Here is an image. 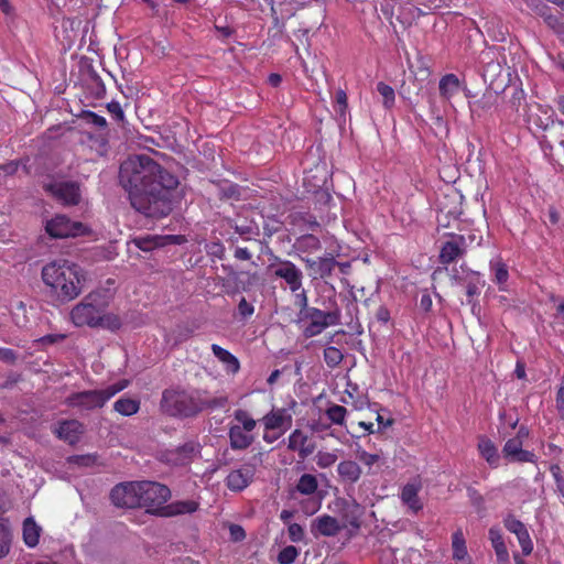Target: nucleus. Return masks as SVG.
Returning <instances> with one entry per match:
<instances>
[{"label": "nucleus", "instance_id": "6e6d98bb", "mask_svg": "<svg viewBox=\"0 0 564 564\" xmlns=\"http://www.w3.org/2000/svg\"><path fill=\"white\" fill-rule=\"evenodd\" d=\"M19 360V354L7 347H0V361L7 365H15Z\"/></svg>", "mask_w": 564, "mask_h": 564}, {"label": "nucleus", "instance_id": "6ab92c4d", "mask_svg": "<svg viewBox=\"0 0 564 564\" xmlns=\"http://www.w3.org/2000/svg\"><path fill=\"white\" fill-rule=\"evenodd\" d=\"M525 116L529 124H533L541 130H546L553 124V110L549 106L540 104L530 105Z\"/></svg>", "mask_w": 564, "mask_h": 564}, {"label": "nucleus", "instance_id": "f704fd0d", "mask_svg": "<svg viewBox=\"0 0 564 564\" xmlns=\"http://www.w3.org/2000/svg\"><path fill=\"white\" fill-rule=\"evenodd\" d=\"M230 228L235 230L240 238L246 241L251 240L253 237L259 236V228L252 220H246L242 224H238L236 220L229 223Z\"/></svg>", "mask_w": 564, "mask_h": 564}, {"label": "nucleus", "instance_id": "473e14b6", "mask_svg": "<svg viewBox=\"0 0 564 564\" xmlns=\"http://www.w3.org/2000/svg\"><path fill=\"white\" fill-rule=\"evenodd\" d=\"M294 248L299 252L313 253L322 249V243L316 236L306 234L296 238Z\"/></svg>", "mask_w": 564, "mask_h": 564}, {"label": "nucleus", "instance_id": "39448f33", "mask_svg": "<svg viewBox=\"0 0 564 564\" xmlns=\"http://www.w3.org/2000/svg\"><path fill=\"white\" fill-rule=\"evenodd\" d=\"M128 384L129 381L123 379L105 389L74 392L65 399V404L69 408H77L87 411L100 409L112 397L124 390Z\"/></svg>", "mask_w": 564, "mask_h": 564}, {"label": "nucleus", "instance_id": "a18cd8bd", "mask_svg": "<svg viewBox=\"0 0 564 564\" xmlns=\"http://www.w3.org/2000/svg\"><path fill=\"white\" fill-rule=\"evenodd\" d=\"M299 550L293 545L283 547L278 555L279 564H292L299 556Z\"/></svg>", "mask_w": 564, "mask_h": 564}, {"label": "nucleus", "instance_id": "5fc2aeb1", "mask_svg": "<svg viewBox=\"0 0 564 564\" xmlns=\"http://www.w3.org/2000/svg\"><path fill=\"white\" fill-rule=\"evenodd\" d=\"M517 539H518V542L520 544L523 555H525V556L530 555L533 551V542H532L529 531L527 530L522 534H519L517 536Z\"/></svg>", "mask_w": 564, "mask_h": 564}, {"label": "nucleus", "instance_id": "4c0bfd02", "mask_svg": "<svg viewBox=\"0 0 564 564\" xmlns=\"http://www.w3.org/2000/svg\"><path fill=\"white\" fill-rule=\"evenodd\" d=\"M12 540L11 531L4 519H0V558L4 557L10 551Z\"/></svg>", "mask_w": 564, "mask_h": 564}, {"label": "nucleus", "instance_id": "1a4fd4ad", "mask_svg": "<svg viewBox=\"0 0 564 564\" xmlns=\"http://www.w3.org/2000/svg\"><path fill=\"white\" fill-rule=\"evenodd\" d=\"M138 484L140 507L147 508L150 513L160 514L162 506L171 497L169 487L155 481H138Z\"/></svg>", "mask_w": 564, "mask_h": 564}, {"label": "nucleus", "instance_id": "bf43d9fd", "mask_svg": "<svg viewBox=\"0 0 564 564\" xmlns=\"http://www.w3.org/2000/svg\"><path fill=\"white\" fill-rule=\"evenodd\" d=\"M546 456H550L554 463L553 464H561V456L563 454L562 447L557 446L554 443H547L546 451L544 452Z\"/></svg>", "mask_w": 564, "mask_h": 564}, {"label": "nucleus", "instance_id": "f257e3e1", "mask_svg": "<svg viewBox=\"0 0 564 564\" xmlns=\"http://www.w3.org/2000/svg\"><path fill=\"white\" fill-rule=\"evenodd\" d=\"M119 182L128 192L131 206L144 216L162 218L172 212L178 178L149 155H134L123 161Z\"/></svg>", "mask_w": 564, "mask_h": 564}, {"label": "nucleus", "instance_id": "a878e982", "mask_svg": "<svg viewBox=\"0 0 564 564\" xmlns=\"http://www.w3.org/2000/svg\"><path fill=\"white\" fill-rule=\"evenodd\" d=\"M452 550L453 560H455L457 564H471V558L466 546V540L460 529L452 534Z\"/></svg>", "mask_w": 564, "mask_h": 564}, {"label": "nucleus", "instance_id": "69168bd1", "mask_svg": "<svg viewBox=\"0 0 564 564\" xmlns=\"http://www.w3.org/2000/svg\"><path fill=\"white\" fill-rule=\"evenodd\" d=\"M498 564H510L509 552L506 544L494 547Z\"/></svg>", "mask_w": 564, "mask_h": 564}, {"label": "nucleus", "instance_id": "4d7b16f0", "mask_svg": "<svg viewBox=\"0 0 564 564\" xmlns=\"http://www.w3.org/2000/svg\"><path fill=\"white\" fill-rule=\"evenodd\" d=\"M288 534L290 540L295 543L303 541L305 536L304 529L299 523H291L288 528Z\"/></svg>", "mask_w": 564, "mask_h": 564}, {"label": "nucleus", "instance_id": "a211bd4d", "mask_svg": "<svg viewBox=\"0 0 564 564\" xmlns=\"http://www.w3.org/2000/svg\"><path fill=\"white\" fill-rule=\"evenodd\" d=\"M53 432L57 438L69 445H75L79 442L84 433V424L75 419L62 420L57 423Z\"/></svg>", "mask_w": 564, "mask_h": 564}, {"label": "nucleus", "instance_id": "72a5a7b5", "mask_svg": "<svg viewBox=\"0 0 564 564\" xmlns=\"http://www.w3.org/2000/svg\"><path fill=\"white\" fill-rule=\"evenodd\" d=\"M41 528L33 518H26L23 522V541L29 547L39 544Z\"/></svg>", "mask_w": 564, "mask_h": 564}, {"label": "nucleus", "instance_id": "09e8293b", "mask_svg": "<svg viewBox=\"0 0 564 564\" xmlns=\"http://www.w3.org/2000/svg\"><path fill=\"white\" fill-rule=\"evenodd\" d=\"M523 446V443L521 441H519L518 438H509L505 445H503V448H502V454L505 456V458L507 459H512L516 454L522 448Z\"/></svg>", "mask_w": 564, "mask_h": 564}, {"label": "nucleus", "instance_id": "aec40b11", "mask_svg": "<svg viewBox=\"0 0 564 564\" xmlns=\"http://www.w3.org/2000/svg\"><path fill=\"white\" fill-rule=\"evenodd\" d=\"M288 449L297 452L300 458L305 459L315 451V445L310 442L308 435L295 429L288 437Z\"/></svg>", "mask_w": 564, "mask_h": 564}, {"label": "nucleus", "instance_id": "3c124183", "mask_svg": "<svg viewBox=\"0 0 564 564\" xmlns=\"http://www.w3.org/2000/svg\"><path fill=\"white\" fill-rule=\"evenodd\" d=\"M337 460V455L330 452H318L316 455V464L321 468H328Z\"/></svg>", "mask_w": 564, "mask_h": 564}, {"label": "nucleus", "instance_id": "ea45409f", "mask_svg": "<svg viewBox=\"0 0 564 564\" xmlns=\"http://www.w3.org/2000/svg\"><path fill=\"white\" fill-rule=\"evenodd\" d=\"M377 91L381 95V97L383 99L382 100L383 107L386 109H391L395 104L394 89L390 85H388L383 82H379L377 84Z\"/></svg>", "mask_w": 564, "mask_h": 564}, {"label": "nucleus", "instance_id": "f03ea898", "mask_svg": "<svg viewBox=\"0 0 564 564\" xmlns=\"http://www.w3.org/2000/svg\"><path fill=\"white\" fill-rule=\"evenodd\" d=\"M225 398H214L206 390L169 388L162 392L160 408L163 413L174 417H194L205 410L221 408Z\"/></svg>", "mask_w": 564, "mask_h": 564}, {"label": "nucleus", "instance_id": "774afa93", "mask_svg": "<svg viewBox=\"0 0 564 564\" xmlns=\"http://www.w3.org/2000/svg\"><path fill=\"white\" fill-rule=\"evenodd\" d=\"M22 380V376L18 372L10 371L6 380L1 383V389H11L13 388L18 382Z\"/></svg>", "mask_w": 564, "mask_h": 564}, {"label": "nucleus", "instance_id": "680f3d73", "mask_svg": "<svg viewBox=\"0 0 564 564\" xmlns=\"http://www.w3.org/2000/svg\"><path fill=\"white\" fill-rule=\"evenodd\" d=\"M511 462L519 463H535L536 456L533 452L521 448L516 456L511 459Z\"/></svg>", "mask_w": 564, "mask_h": 564}, {"label": "nucleus", "instance_id": "864d4df0", "mask_svg": "<svg viewBox=\"0 0 564 564\" xmlns=\"http://www.w3.org/2000/svg\"><path fill=\"white\" fill-rule=\"evenodd\" d=\"M550 473L555 481L556 489L560 495L564 498V479L562 477V468L558 464H551Z\"/></svg>", "mask_w": 564, "mask_h": 564}, {"label": "nucleus", "instance_id": "5701e85b", "mask_svg": "<svg viewBox=\"0 0 564 564\" xmlns=\"http://www.w3.org/2000/svg\"><path fill=\"white\" fill-rule=\"evenodd\" d=\"M340 531V525L336 518L329 514L317 517L312 522V532L314 535L335 536Z\"/></svg>", "mask_w": 564, "mask_h": 564}, {"label": "nucleus", "instance_id": "7c9ffc66", "mask_svg": "<svg viewBox=\"0 0 564 564\" xmlns=\"http://www.w3.org/2000/svg\"><path fill=\"white\" fill-rule=\"evenodd\" d=\"M460 82L455 74H446L440 79V95L445 99H451L459 91Z\"/></svg>", "mask_w": 564, "mask_h": 564}, {"label": "nucleus", "instance_id": "ddd939ff", "mask_svg": "<svg viewBox=\"0 0 564 564\" xmlns=\"http://www.w3.org/2000/svg\"><path fill=\"white\" fill-rule=\"evenodd\" d=\"M45 191L63 205L75 206L80 200V188L76 182H56L44 186Z\"/></svg>", "mask_w": 564, "mask_h": 564}, {"label": "nucleus", "instance_id": "79ce46f5", "mask_svg": "<svg viewBox=\"0 0 564 564\" xmlns=\"http://www.w3.org/2000/svg\"><path fill=\"white\" fill-rule=\"evenodd\" d=\"M134 246L142 251H152L161 246V238L158 236L138 237L132 240Z\"/></svg>", "mask_w": 564, "mask_h": 564}, {"label": "nucleus", "instance_id": "0e129e2a", "mask_svg": "<svg viewBox=\"0 0 564 564\" xmlns=\"http://www.w3.org/2000/svg\"><path fill=\"white\" fill-rule=\"evenodd\" d=\"M19 169L18 161H10L4 164H0V178L2 180L6 176H10L17 173Z\"/></svg>", "mask_w": 564, "mask_h": 564}, {"label": "nucleus", "instance_id": "c85d7f7f", "mask_svg": "<svg viewBox=\"0 0 564 564\" xmlns=\"http://www.w3.org/2000/svg\"><path fill=\"white\" fill-rule=\"evenodd\" d=\"M478 451L482 458L490 465L492 468H497L499 466V454L494 442L485 436L479 438L478 442Z\"/></svg>", "mask_w": 564, "mask_h": 564}, {"label": "nucleus", "instance_id": "bb28decb", "mask_svg": "<svg viewBox=\"0 0 564 564\" xmlns=\"http://www.w3.org/2000/svg\"><path fill=\"white\" fill-rule=\"evenodd\" d=\"M212 351L217 359L224 365L225 370L229 375H237L240 370V361L229 350L217 344L212 345Z\"/></svg>", "mask_w": 564, "mask_h": 564}, {"label": "nucleus", "instance_id": "37998d69", "mask_svg": "<svg viewBox=\"0 0 564 564\" xmlns=\"http://www.w3.org/2000/svg\"><path fill=\"white\" fill-rule=\"evenodd\" d=\"M503 525L509 532L513 533L516 536L522 534L528 530L524 523L512 514H508L503 519Z\"/></svg>", "mask_w": 564, "mask_h": 564}, {"label": "nucleus", "instance_id": "c756f323", "mask_svg": "<svg viewBox=\"0 0 564 564\" xmlns=\"http://www.w3.org/2000/svg\"><path fill=\"white\" fill-rule=\"evenodd\" d=\"M364 513V508L355 499L346 501L343 508V518L352 528L360 527V519Z\"/></svg>", "mask_w": 564, "mask_h": 564}, {"label": "nucleus", "instance_id": "9b49d317", "mask_svg": "<svg viewBox=\"0 0 564 564\" xmlns=\"http://www.w3.org/2000/svg\"><path fill=\"white\" fill-rule=\"evenodd\" d=\"M46 232L52 238L63 239L68 237H78L87 234V227L80 221H72L64 215H56L48 220L45 226Z\"/></svg>", "mask_w": 564, "mask_h": 564}, {"label": "nucleus", "instance_id": "338daca9", "mask_svg": "<svg viewBox=\"0 0 564 564\" xmlns=\"http://www.w3.org/2000/svg\"><path fill=\"white\" fill-rule=\"evenodd\" d=\"M379 455L378 454H371L366 451H361L358 453V459L366 466L371 467L376 463L379 462Z\"/></svg>", "mask_w": 564, "mask_h": 564}, {"label": "nucleus", "instance_id": "9d476101", "mask_svg": "<svg viewBox=\"0 0 564 564\" xmlns=\"http://www.w3.org/2000/svg\"><path fill=\"white\" fill-rule=\"evenodd\" d=\"M268 270L274 278L283 280L291 292L302 290L303 272L291 260L275 256L273 261L269 264Z\"/></svg>", "mask_w": 564, "mask_h": 564}, {"label": "nucleus", "instance_id": "20e7f679", "mask_svg": "<svg viewBox=\"0 0 564 564\" xmlns=\"http://www.w3.org/2000/svg\"><path fill=\"white\" fill-rule=\"evenodd\" d=\"M109 306V297L105 291H93L88 293L70 311V319L75 326L97 327L100 323L101 313Z\"/></svg>", "mask_w": 564, "mask_h": 564}, {"label": "nucleus", "instance_id": "f3484780", "mask_svg": "<svg viewBox=\"0 0 564 564\" xmlns=\"http://www.w3.org/2000/svg\"><path fill=\"white\" fill-rule=\"evenodd\" d=\"M422 490V481L421 479L414 478L411 481L406 482L400 491V500L401 502L408 507V509L416 514L423 510V501L419 497L420 491Z\"/></svg>", "mask_w": 564, "mask_h": 564}, {"label": "nucleus", "instance_id": "dca6fc26", "mask_svg": "<svg viewBox=\"0 0 564 564\" xmlns=\"http://www.w3.org/2000/svg\"><path fill=\"white\" fill-rule=\"evenodd\" d=\"M302 260L304 261L306 269L310 271V276L314 280H326L330 278L335 268L340 265L333 254H327L317 259L306 258Z\"/></svg>", "mask_w": 564, "mask_h": 564}, {"label": "nucleus", "instance_id": "423d86ee", "mask_svg": "<svg viewBox=\"0 0 564 564\" xmlns=\"http://www.w3.org/2000/svg\"><path fill=\"white\" fill-rule=\"evenodd\" d=\"M236 424L228 429L229 445L232 451H245L254 442L253 431L257 426L254 420L246 410L238 409L234 412Z\"/></svg>", "mask_w": 564, "mask_h": 564}, {"label": "nucleus", "instance_id": "c03bdc74", "mask_svg": "<svg viewBox=\"0 0 564 564\" xmlns=\"http://www.w3.org/2000/svg\"><path fill=\"white\" fill-rule=\"evenodd\" d=\"M321 506H322V499L312 497V496L303 499L300 502L301 510L306 516H312V514L316 513L321 509Z\"/></svg>", "mask_w": 564, "mask_h": 564}, {"label": "nucleus", "instance_id": "b1692460", "mask_svg": "<svg viewBox=\"0 0 564 564\" xmlns=\"http://www.w3.org/2000/svg\"><path fill=\"white\" fill-rule=\"evenodd\" d=\"M489 268L491 272V280L498 285L499 291H508L509 269L507 263L501 257H496L490 260Z\"/></svg>", "mask_w": 564, "mask_h": 564}, {"label": "nucleus", "instance_id": "8fccbe9b", "mask_svg": "<svg viewBox=\"0 0 564 564\" xmlns=\"http://www.w3.org/2000/svg\"><path fill=\"white\" fill-rule=\"evenodd\" d=\"M292 293L294 294V304L299 308V316L312 307L308 305L307 292L303 286L302 290Z\"/></svg>", "mask_w": 564, "mask_h": 564}, {"label": "nucleus", "instance_id": "2eb2a0df", "mask_svg": "<svg viewBox=\"0 0 564 564\" xmlns=\"http://www.w3.org/2000/svg\"><path fill=\"white\" fill-rule=\"evenodd\" d=\"M447 236L451 237V240H447L442 245L438 254V261L444 265L455 262L466 252V240L464 236L456 234H447Z\"/></svg>", "mask_w": 564, "mask_h": 564}, {"label": "nucleus", "instance_id": "e433bc0d", "mask_svg": "<svg viewBox=\"0 0 564 564\" xmlns=\"http://www.w3.org/2000/svg\"><path fill=\"white\" fill-rule=\"evenodd\" d=\"M318 489V480L316 476L312 474H303L296 482V492L304 496H312Z\"/></svg>", "mask_w": 564, "mask_h": 564}, {"label": "nucleus", "instance_id": "c9c22d12", "mask_svg": "<svg viewBox=\"0 0 564 564\" xmlns=\"http://www.w3.org/2000/svg\"><path fill=\"white\" fill-rule=\"evenodd\" d=\"M113 410L123 416H131L139 412L140 401L122 397L113 403Z\"/></svg>", "mask_w": 564, "mask_h": 564}, {"label": "nucleus", "instance_id": "4be33fe9", "mask_svg": "<svg viewBox=\"0 0 564 564\" xmlns=\"http://www.w3.org/2000/svg\"><path fill=\"white\" fill-rule=\"evenodd\" d=\"M337 474L341 484L355 485L359 481L362 469L355 460L345 459L337 465Z\"/></svg>", "mask_w": 564, "mask_h": 564}, {"label": "nucleus", "instance_id": "393cba45", "mask_svg": "<svg viewBox=\"0 0 564 564\" xmlns=\"http://www.w3.org/2000/svg\"><path fill=\"white\" fill-rule=\"evenodd\" d=\"M532 2H539L536 6L539 13L543 17L544 23L550 28L564 44V22L558 15L549 13L550 8L542 3L540 0H532Z\"/></svg>", "mask_w": 564, "mask_h": 564}, {"label": "nucleus", "instance_id": "de8ad7c7", "mask_svg": "<svg viewBox=\"0 0 564 564\" xmlns=\"http://www.w3.org/2000/svg\"><path fill=\"white\" fill-rule=\"evenodd\" d=\"M97 326H101L110 330H117L121 327V321L118 315L109 314L105 311L101 313L100 323H98Z\"/></svg>", "mask_w": 564, "mask_h": 564}, {"label": "nucleus", "instance_id": "6e6552de", "mask_svg": "<svg viewBox=\"0 0 564 564\" xmlns=\"http://www.w3.org/2000/svg\"><path fill=\"white\" fill-rule=\"evenodd\" d=\"M299 318L301 322H307L303 333L305 337L310 338L322 334L328 326L339 325L341 312L337 306L328 312L313 306L300 315Z\"/></svg>", "mask_w": 564, "mask_h": 564}, {"label": "nucleus", "instance_id": "052dcab7", "mask_svg": "<svg viewBox=\"0 0 564 564\" xmlns=\"http://www.w3.org/2000/svg\"><path fill=\"white\" fill-rule=\"evenodd\" d=\"M107 110L111 113V116L117 121H123L124 120V112L121 108V105L119 101L112 100L107 104Z\"/></svg>", "mask_w": 564, "mask_h": 564}, {"label": "nucleus", "instance_id": "cd10ccee", "mask_svg": "<svg viewBox=\"0 0 564 564\" xmlns=\"http://www.w3.org/2000/svg\"><path fill=\"white\" fill-rule=\"evenodd\" d=\"M198 502L194 500L175 501L165 506L160 512L164 517H173L178 514H191L198 509Z\"/></svg>", "mask_w": 564, "mask_h": 564}, {"label": "nucleus", "instance_id": "49530a36", "mask_svg": "<svg viewBox=\"0 0 564 564\" xmlns=\"http://www.w3.org/2000/svg\"><path fill=\"white\" fill-rule=\"evenodd\" d=\"M80 118L84 119L87 123L96 126L100 129L107 128V120L105 117L97 115L91 110H84L80 113Z\"/></svg>", "mask_w": 564, "mask_h": 564}, {"label": "nucleus", "instance_id": "0eeeda50", "mask_svg": "<svg viewBox=\"0 0 564 564\" xmlns=\"http://www.w3.org/2000/svg\"><path fill=\"white\" fill-rule=\"evenodd\" d=\"M259 423L263 426L262 440L267 444H273L291 429L293 416L290 410L285 408L272 406V409L259 420Z\"/></svg>", "mask_w": 564, "mask_h": 564}, {"label": "nucleus", "instance_id": "2f4dec72", "mask_svg": "<svg viewBox=\"0 0 564 564\" xmlns=\"http://www.w3.org/2000/svg\"><path fill=\"white\" fill-rule=\"evenodd\" d=\"M486 281L481 279V274L477 271H470V274L465 279L466 295L468 303L471 304L475 296L480 294V290L485 286Z\"/></svg>", "mask_w": 564, "mask_h": 564}, {"label": "nucleus", "instance_id": "f8f14e48", "mask_svg": "<svg viewBox=\"0 0 564 564\" xmlns=\"http://www.w3.org/2000/svg\"><path fill=\"white\" fill-rule=\"evenodd\" d=\"M138 488V481L116 485L110 491V500L119 508H139L140 497Z\"/></svg>", "mask_w": 564, "mask_h": 564}, {"label": "nucleus", "instance_id": "e2e57ef3", "mask_svg": "<svg viewBox=\"0 0 564 564\" xmlns=\"http://www.w3.org/2000/svg\"><path fill=\"white\" fill-rule=\"evenodd\" d=\"M556 409L560 417L564 420V376L561 379V384L556 392Z\"/></svg>", "mask_w": 564, "mask_h": 564}, {"label": "nucleus", "instance_id": "412c9836", "mask_svg": "<svg viewBox=\"0 0 564 564\" xmlns=\"http://www.w3.org/2000/svg\"><path fill=\"white\" fill-rule=\"evenodd\" d=\"M197 448L195 443H185L175 449L169 451L165 456L166 460L176 466H184L192 462L196 455Z\"/></svg>", "mask_w": 564, "mask_h": 564}, {"label": "nucleus", "instance_id": "4468645a", "mask_svg": "<svg viewBox=\"0 0 564 564\" xmlns=\"http://www.w3.org/2000/svg\"><path fill=\"white\" fill-rule=\"evenodd\" d=\"M254 464H243L237 469H232L225 478L226 487L234 492H240L245 490L254 479L256 476Z\"/></svg>", "mask_w": 564, "mask_h": 564}, {"label": "nucleus", "instance_id": "a19ab883", "mask_svg": "<svg viewBox=\"0 0 564 564\" xmlns=\"http://www.w3.org/2000/svg\"><path fill=\"white\" fill-rule=\"evenodd\" d=\"M324 361L329 368H336L344 360V354L340 349L334 346H328L323 352Z\"/></svg>", "mask_w": 564, "mask_h": 564}, {"label": "nucleus", "instance_id": "58836bf2", "mask_svg": "<svg viewBox=\"0 0 564 564\" xmlns=\"http://www.w3.org/2000/svg\"><path fill=\"white\" fill-rule=\"evenodd\" d=\"M325 414L333 424L343 425L347 415V409L339 404H332L326 409Z\"/></svg>", "mask_w": 564, "mask_h": 564}, {"label": "nucleus", "instance_id": "7ed1b4c3", "mask_svg": "<svg viewBox=\"0 0 564 564\" xmlns=\"http://www.w3.org/2000/svg\"><path fill=\"white\" fill-rule=\"evenodd\" d=\"M42 280L58 299L72 301L82 293L85 276L76 263L59 260L43 267Z\"/></svg>", "mask_w": 564, "mask_h": 564}, {"label": "nucleus", "instance_id": "603ef678", "mask_svg": "<svg viewBox=\"0 0 564 564\" xmlns=\"http://www.w3.org/2000/svg\"><path fill=\"white\" fill-rule=\"evenodd\" d=\"M348 109V98L344 89H338L335 95V110L340 115L345 116Z\"/></svg>", "mask_w": 564, "mask_h": 564}, {"label": "nucleus", "instance_id": "13d9d810", "mask_svg": "<svg viewBox=\"0 0 564 564\" xmlns=\"http://www.w3.org/2000/svg\"><path fill=\"white\" fill-rule=\"evenodd\" d=\"M254 313V306L242 297L238 303V314L241 318L246 319L252 316Z\"/></svg>", "mask_w": 564, "mask_h": 564}]
</instances>
